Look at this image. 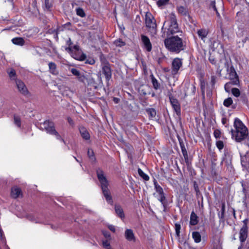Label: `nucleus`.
<instances>
[{"label": "nucleus", "mask_w": 249, "mask_h": 249, "mask_svg": "<svg viewBox=\"0 0 249 249\" xmlns=\"http://www.w3.org/2000/svg\"><path fill=\"white\" fill-rule=\"evenodd\" d=\"M182 66V59L178 57L173 59L172 62L171 73L175 75L178 73L180 68Z\"/></svg>", "instance_id": "6"}, {"label": "nucleus", "mask_w": 249, "mask_h": 249, "mask_svg": "<svg viewBox=\"0 0 249 249\" xmlns=\"http://www.w3.org/2000/svg\"><path fill=\"white\" fill-rule=\"evenodd\" d=\"M225 211V205L224 203L222 204L221 212L219 213L218 215L220 219H222L224 217V213Z\"/></svg>", "instance_id": "32"}, {"label": "nucleus", "mask_w": 249, "mask_h": 249, "mask_svg": "<svg viewBox=\"0 0 249 249\" xmlns=\"http://www.w3.org/2000/svg\"><path fill=\"white\" fill-rule=\"evenodd\" d=\"M85 63L86 64L93 65L95 63V61L93 58H89L86 60Z\"/></svg>", "instance_id": "51"}, {"label": "nucleus", "mask_w": 249, "mask_h": 249, "mask_svg": "<svg viewBox=\"0 0 249 249\" xmlns=\"http://www.w3.org/2000/svg\"><path fill=\"white\" fill-rule=\"evenodd\" d=\"M115 211L116 214L120 217L121 219L124 218V213L123 209L120 205H115Z\"/></svg>", "instance_id": "21"}, {"label": "nucleus", "mask_w": 249, "mask_h": 249, "mask_svg": "<svg viewBox=\"0 0 249 249\" xmlns=\"http://www.w3.org/2000/svg\"><path fill=\"white\" fill-rule=\"evenodd\" d=\"M76 14L82 18L85 17L86 16L85 13L82 8L78 7L76 8Z\"/></svg>", "instance_id": "33"}, {"label": "nucleus", "mask_w": 249, "mask_h": 249, "mask_svg": "<svg viewBox=\"0 0 249 249\" xmlns=\"http://www.w3.org/2000/svg\"><path fill=\"white\" fill-rule=\"evenodd\" d=\"M181 151L184 159H187V157H188V155L186 148L181 149Z\"/></svg>", "instance_id": "52"}, {"label": "nucleus", "mask_w": 249, "mask_h": 249, "mask_svg": "<svg viewBox=\"0 0 249 249\" xmlns=\"http://www.w3.org/2000/svg\"><path fill=\"white\" fill-rule=\"evenodd\" d=\"M44 5L46 9L50 10L52 6V3L50 0H44Z\"/></svg>", "instance_id": "38"}, {"label": "nucleus", "mask_w": 249, "mask_h": 249, "mask_svg": "<svg viewBox=\"0 0 249 249\" xmlns=\"http://www.w3.org/2000/svg\"><path fill=\"white\" fill-rule=\"evenodd\" d=\"M192 237L196 243H199L201 240L200 234L198 231H193L192 233Z\"/></svg>", "instance_id": "28"}, {"label": "nucleus", "mask_w": 249, "mask_h": 249, "mask_svg": "<svg viewBox=\"0 0 249 249\" xmlns=\"http://www.w3.org/2000/svg\"><path fill=\"white\" fill-rule=\"evenodd\" d=\"M243 226H242V228L248 229L247 225L248 223V219H245V220H243Z\"/></svg>", "instance_id": "53"}, {"label": "nucleus", "mask_w": 249, "mask_h": 249, "mask_svg": "<svg viewBox=\"0 0 249 249\" xmlns=\"http://www.w3.org/2000/svg\"><path fill=\"white\" fill-rule=\"evenodd\" d=\"M197 33L199 37L204 40V39L207 37L209 32L208 30L203 28L198 30Z\"/></svg>", "instance_id": "22"}, {"label": "nucleus", "mask_w": 249, "mask_h": 249, "mask_svg": "<svg viewBox=\"0 0 249 249\" xmlns=\"http://www.w3.org/2000/svg\"><path fill=\"white\" fill-rule=\"evenodd\" d=\"M198 222V217L194 211L191 213L190 224L191 225H196Z\"/></svg>", "instance_id": "23"}, {"label": "nucleus", "mask_w": 249, "mask_h": 249, "mask_svg": "<svg viewBox=\"0 0 249 249\" xmlns=\"http://www.w3.org/2000/svg\"><path fill=\"white\" fill-rule=\"evenodd\" d=\"M0 238L1 240L3 239V231L0 228Z\"/></svg>", "instance_id": "63"}, {"label": "nucleus", "mask_w": 249, "mask_h": 249, "mask_svg": "<svg viewBox=\"0 0 249 249\" xmlns=\"http://www.w3.org/2000/svg\"><path fill=\"white\" fill-rule=\"evenodd\" d=\"M194 189H195V190L196 192V193L197 194L198 193H199V190L198 186V185L197 184V183H196V182H194Z\"/></svg>", "instance_id": "54"}, {"label": "nucleus", "mask_w": 249, "mask_h": 249, "mask_svg": "<svg viewBox=\"0 0 249 249\" xmlns=\"http://www.w3.org/2000/svg\"><path fill=\"white\" fill-rule=\"evenodd\" d=\"M216 145L219 150H221L224 147V143L221 141H217L216 142Z\"/></svg>", "instance_id": "42"}, {"label": "nucleus", "mask_w": 249, "mask_h": 249, "mask_svg": "<svg viewBox=\"0 0 249 249\" xmlns=\"http://www.w3.org/2000/svg\"><path fill=\"white\" fill-rule=\"evenodd\" d=\"M235 130L231 129L232 137L235 138L236 142H240L246 139L248 135V130L242 122L238 118H236L234 121Z\"/></svg>", "instance_id": "3"}, {"label": "nucleus", "mask_w": 249, "mask_h": 249, "mask_svg": "<svg viewBox=\"0 0 249 249\" xmlns=\"http://www.w3.org/2000/svg\"><path fill=\"white\" fill-rule=\"evenodd\" d=\"M67 120H68V122H69V123L70 124H71V125H73V124H74L73 121L71 117H68L67 118Z\"/></svg>", "instance_id": "59"}, {"label": "nucleus", "mask_w": 249, "mask_h": 249, "mask_svg": "<svg viewBox=\"0 0 249 249\" xmlns=\"http://www.w3.org/2000/svg\"><path fill=\"white\" fill-rule=\"evenodd\" d=\"M28 219L32 221L35 222L36 223H37V222L36 221L35 218H34V217L33 216H31V215L28 216Z\"/></svg>", "instance_id": "61"}, {"label": "nucleus", "mask_w": 249, "mask_h": 249, "mask_svg": "<svg viewBox=\"0 0 249 249\" xmlns=\"http://www.w3.org/2000/svg\"><path fill=\"white\" fill-rule=\"evenodd\" d=\"M141 37L143 48L148 52H151L152 46L149 38L144 35H142Z\"/></svg>", "instance_id": "9"}, {"label": "nucleus", "mask_w": 249, "mask_h": 249, "mask_svg": "<svg viewBox=\"0 0 249 249\" xmlns=\"http://www.w3.org/2000/svg\"><path fill=\"white\" fill-rule=\"evenodd\" d=\"M185 92V97L194 95L196 92V87L193 85H188V86L186 87V89L184 90Z\"/></svg>", "instance_id": "16"}, {"label": "nucleus", "mask_w": 249, "mask_h": 249, "mask_svg": "<svg viewBox=\"0 0 249 249\" xmlns=\"http://www.w3.org/2000/svg\"><path fill=\"white\" fill-rule=\"evenodd\" d=\"M161 37L166 38L174 36L176 33L181 32L178 26L176 16L175 13L170 14L164 21L161 29Z\"/></svg>", "instance_id": "1"}, {"label": "nucleus", "mask_w": 249, "mask_h": 249, "mask_svg": "<svg viewBox=\"0 0 249 249\" xmlns=\"http://www.w3.org/2000/svg\"><path fill=\"white\" fill-rule=\"evenodd\" d=\"M231 85H233L232 83L231 82V81H230L229 82H227V83L225 84V86H224V88H225V89L226 92H230V89H231Z\"/></svg>", "instance_id": "44"}, {"label": "nucleus", "mask_w": 249, "mask_h": 249, "mask_svg": "<svg viewBox=\"0 0 249 249\" xmlns=\"http://www.w3.org/2000/svg\"><path fill=\"white\" fill-rule=\"evenodd\" d=\"M73 57L75 59L80 60V61H83L86 59V55L84 53H82L79 56H73Z\"/></svg>", "instance_id": "45"}, {"label": "nucleus", "mask_w": 249, "mask_h": 249, "mask_svg": "<svg viewBox=\"0 0 249 249\" xmlns=\"http://www.w3.org/2000/svg\"><path fill=\"white\" fill-rule=\"evenodd\" d=\"M126 239L129 241H135V237L133 231L131 229H126L124 232Z\"/></svg>", "instance_id": "14"}, {"label": "nucleus", "mask_w": 249, "mask_h": 249, "mask_svg": "<svg viewBox=\"0 0 249 249\" xmlns=\"http://www.w3.org/2000/svg\"><path fill=\"white\" fill-rule=\"evenodd\" d=\"M151 82L154 89L156 90L159 89L160 87V85L156 78L153 75H151Z\"/></svg>", "instance_id": "27"}, {"label": "nucleus", "mask_w": 249, "mask_h": 249, "mask_svg": "<svg viewBox=\"0 0 249 249\" xmlns=\"http://www.w3.org/2000/svg\"><path fill=\"white\" fill-rule=\"evenodd\" d=\"M43 125L44 126V128L50 134L53 135L54 133V132L56 131L54 125L52 122L45 121L44 122Z\"/></svg>", "instance_id": "12"}, {"label": "nucleus", "mask_w": 249, "mask_h": 249, "mask_svg": "<svg viewBox=\"0 0 249 249\" xmlns=\"http://www.w3.org/2000/svg\"><path fill=\"white\" fill-rule=\"evenodd\" d=\"M70 70L73 75L77 76L79 81L84 82L86 78L84 75L81 73L79 70L75 68H71Z\"/></svg>", "instance_id": "13"}, {"label": "nucleus", "mask_w": 249, "mask_h": 249, "mask_svg": "<svg viewBox=\"0 0 249 249\" xmlns=\"http://www.w3.org/2000/svg\"><path fill=\"white\" fill-rule=\"evenodd\" d=\"M102 72L105 76L106 81L108 82L112 77V71L108 63L105 64L102 67Z\"/></svg>", "instance_id": "10"}, {"label": "nucleus", "mask_w": 249, "mask_h": 249, "mask_svg": "<svg viewBox=\"0 0 249 249\" xmlns=\"http://www.w3.org/2000/svg\"><path fill=\"white\" fill-rule=\"evenodd\" d=\"M11 196L14 198H17L22 196L21 189L17 187H14L11 189Z\"/></svg>", "instance_id": "15"}, {"label": "nucleus", "mask_w": 249, "mask_h": 249, "mask_svg": "<svg viewBox=\"0 0 249 249\" xmlns=\"http://www.w3.org/2000/svg\"><path fill=\"white\" fill-rule=\"evenodd\" d=\"M145 24L148 29V31L154 36L157 34V29L156 20L150 13H146L145 15Z\"/></svg>", "instance_id": "5"}, {"label": "nucleus", "mask_w": 249, "mask_h": 249, "mask_svg": "<svg viewBox=\"0 0 249 249\" xmlns=\"http://www.w3.org/2000/svg\"><path fill=\"white\" fill-rule=\"evenodd\" d=\"M229 78L233 85H237L239 84V80L238 76L232 66L230 68Z\"/></svg>", "instance_id": "8"}, {"label": "nucleus", "mask_w": 249, "mask_h": 249, "mask_svg": "<svg viewBox=\"0 0 249 249\" xmlns=\"http://www.w3.org/2000/svg\"><path fill=\"white\" fill-rule=\"evenodd\" d=\"M216 82V77L214 76L211 77V83L214 85Z\"/></svg>", "instance_id": "58"}, {"label": "nucleus", "mask_w": 249, "mask_h": 249, "mask_svg": "<svg viewBox=\"0 0 249 249\" xmlns=\"http://www.w3.org/2000/svg\"><path fill=\"white\" fill-rule=\"evenodd\" d=\"M168 1L169 0H158L157 1V4L159 7H161L166 5Z\"/></svg>", "instance_id": "39"}, {"label": "nucleus", "mask_w": 249, "mask_h": 249, "mask_svg": "<svg viewBox=\"0 0 249 249\" xmlns=\"http://www.w3.org/2000/svg\"><path fill=\"white\" fill-rule=\"evenodd\" d=\"M103 233L106 238H108L110 237V234L108 232L106 231H103Z\"/></svg>", "instance_id": "56"}, {"label": "nucleus", "mask_w": 249, "mask_h": 249, "mask_svg": "<svg viewBox=\"0 0 249 249\" xmlns=\"http://www.w3.org/2000/svg\"><path fill=\"white\" fill-rule=\"evenodd\" d=\"M154 185L155 189L157 193H158L159 196L162 195L164 193L163 189L162 187L158 184L157 181L156 179L154 180Z\"/></svg>", "instance_id": "26"}, {"label": "nucleus", "mask_w": 249, "mask_h": 249, "mask_svg": "<svg viewBox=\"0 0 249 249\" xmlns=\"http://www.w3.org/2000/svg\"><path fill=\"white\" fill-rule=\"evenodd\" d=\"M6 72L11 80H14L16 82L17 79V76L16 71L12 68H8L6 70Z\"/></svg>", "instance_id": "17"}, {"label": "nucleus", "mask_w": 249, "mask_h": 249, "mask_svg": "<svg viewBox=\"0 0 249 249\" xmlns=\"http://www.w3.org/2000/svg\"><path fill=\"white\" fill-rule=\"evenodd\" d=\"M175 230L178 236L179 235L180 230V225L178 223L175 224Z\"/></svg>", "instance_id": "47"}, {"label": "nucleus", "mask_w": 249, "mask_h": 249, "mask_svg": "<svg viewBox=\"0 0 249 249\" xmlns=\"http://www.w3.org/2000/svg\"><path fill=\"white\" fill-rule=\"evenodd\" d=\"M178 13L182 16H187L188 14V11L187 8L180 6L177 8Z\"/></svg>", "instance_id": "29"}, {"label": "nucleus", "mask_w": 249, "mask_h": 249, "mask_svg": "<svg viewBox=\"0 0 249 249\" xmlns=\"http://www.w3.org/2000/svg\"><path fill=\"white\" fill-rule=\"evenodd\" d=\"M179 144H180L181 149H182L183 148H185L184 144L182 141L181 142L180 141H179Z\"/></svg>", "instance_id": "60"}, {"label": "nucleus", "mask_w": 249, "mask_h": 249, "mask_svg": "<svg viewBox=\"0 0 249 249\" xmlns=\"http://www.w3.org/2000/svg\"><path fill=\"white\" fill-rule=\"evenodd\" d=\"M74 49L75 50H79V46L78 45H74L73 46V47L72 48V49Z\"/></svg>", "instance_id": "64"}, {"label": "nucleus", "mask_w": 249, "mask_h": 249, "mask_svg": "<svg viewBox=\"0 0 249 249\" xmlns=\"http://www.w3.org/2000/svg\"><path fill=\"white\" fill-rule=\"evenodd\" d=\"M209 60L210 62L213 64H215L216 63V60L212 56H210V57L209 58Z\"/></svg>", "instance_id": "55"}, {"label": "nucleus", "mask_w": 249, "mask_h": 249, "mask_svg": "<svg viewBox=\"0 0 249 249\" xmlns=\"http://www.w3.org/2000/svg\"><path fill=\"white\" fill-rule=\"evenodd\" d=\"M12 42L13 44L19 45L23 46L25 44V41L22 37H15L12 39Z\"/></svg>", "instance_id": "24"}, {"label": "nucleus", "mask_w": 249, "mask_h": 249, "mask_svg": "<svg viewBox=\"0 0 249 249\" xmlns=\"http://www.w3.org/2000/svg\"><path fill=\"white\" fill-rule=\"evenodd\" d=\"M48 65L50 72L53 75H56L58 74V72L56 70V65L54 63L50 62Z\"/></svg>", "instance_id": "25"}, {"label": "nucleus", "mask_w": 249, "mask_h": 249, "mask_svg": "<svg viewBox=\"0 0 249 249\" xmlns=\"http://www.w3.org/2000/svg\"><path fill=\"white\" fill-rule=\"evenodd\" d=\"M169 98L170 104L178 115H179L181 112L180 105L177 99L172 94L169 95Z\"/></svg>", "instance_id": "7"}, {"label": "nucleus", "mask_w": 249, "mask_h": 249, "mask_svg": "<svg viewBox=\"0 0 249 249\" xmlns=\"http://www.w3.org/2000/svg\"><path fill=\"white\" fill-rule=\"evenodd\" d=\"M231 91L232 94L236 97H239L240 95V91L237 88H232Z\"/></svg>", "instance_id": "35"}, {"label": "nucleus", "mask_w": 249, "mask_h": 249, "mask_svg": "<svg viewBox=\"0 0 249 249\" xmlns=\"http://www.w3.org/2000/svg\"><path fill=\"white\" fill-rule=\"evenodd\" d=\"M138 172L139 176L141 177H142L144 180H145V181L149 180V176L147 175H146V174H145L141 169L139 168L138 170Z\"/></svg>", "instance_id": "31"}, {"label": "nucleus", "mask_w": 249, "mask_h": 249, "mask_svg": "<svg viewBox=\"0 0 249 249\" xmlns=\"http://www.w3.org/2000/svg\"><path fill=\"white\" fill-rule=\"evenodd\" d=\"M53 135H55L56 136V139H57L58 140H61L64 143H65V142L64 140V139H63L61 138V136L59 134V133L56 131L55 132H54V133Z\"/></svg>", "instance_id": "49"}, {"label": "nucleus", "mask_w": 249, "mask_h": 249, "mask_svg": "<svg viewBox=\"0 0 249 249\" xmlns=\"http://www.w3.org/2000/svg\"><path fill=\"white\" fill-rule=\"evenodd\" d=\"M15 82L19 92L24 95L28 94V90L23 82L20 80H18Z\"/></svg>", "instance_id": "11"}, {"label": "nucleus", "mask_w": 249, "mask_h": 249, "mask_svg": "<svg viewBox=\"0 0 249 249\" xmlns=\"http://www.w3.org/2000/svg\"><path fill=\"white\" fill-rule=\"evenodd\" d=\"M239 238L241 242H244L248 236V229L242 228L239 232Z\"/></svg>", "instance_id": "19"}, {"label": "nucleus", "mask_w": 249, "mask_h": 249, "mask_svg": "<svg viewBox=\"0 0 249 249\" xmlns=\"http://www.w3.org/2000/svg\"><path fill=\"white\" fill-rule=\"evenodd\" d=\"M242 165L246 169H249V151L241 159Z\"/></svg>", "instance_id": "18"}, {"label": "nucleus", "mask_w": 249, "mask_h": 249, "mask_svg": "<svg viewBox=\"0 0 249 249\" xmlns=\"http://www.w3.org/2000/svg\"><path fill=\"white\" fill-rule=\"evenodd\" d=\"M210 9L213 10L214 11H215L217 13H218L216 6H215V2L214 0H212L210 2V5H209Z\"/></svg>", "instance_id": "41"}, {"label": "nucleus", "mask_w": 249, "mask_h": 249, "mask_svg": "<svg viewBox=\"0 0 249 249\" xmlns=\"http://www.w3.org/2000/svg\"><path fill=\"white\" fill-rule=\"evenodd\" d=\"M185 159V162L186 163V165L189 166L190 165V162H189V157H187V159Z\"/></svg>", "instance_id": "62"}, {"label": "nucleus", "mask_w": 249, "mask_h": 249, "mask_svg": "<svg viewBox=\"0 0 249 249\" xmlns=\"http://www.w3.org/2000/svg\"><path fill=\"white\" fill-rule=\"evenodd\" d=\"M213 135L215 138H219L221 135V132L219 130L216 129L214 131Z\"/></svg>", "instance_id": "48"}, {"label": "nucleus", "mask_w": 249, "mask_h": 249, "mask_svg": "<svg viewBox=\"0 0 249 249\" xmlns=\"http://www.w3.org/2000/svg\"><path fill=\"white\" fill-rule=\"evenodd\" d=\"M232 100L231 98L229 97L224 101L223 105L226 107H229L232 104Z\"/></svg>", "instance_id": "34"}, {"label": "nucleus", "mask_w": 249, "mask_h": 249, "mask_svg": "<svg viewBox=\"0 0 249 249\" xmlns=\"http://www.w3.org/2000/svg\"><path fill=\"white\" fill-rule=\"evenodd\" d=\"M88 155L89 158L91 160H95V158L94 157V154L93 151L92 149H88Z\"/></svg>", "instance_id": "40"}, {"label": "nucleus", "mask_w": 249, "mask_h": 249, "mask_svg": "<svg viewBox=\"0 0 249 249\" xmlns=\"http://www.w3.org/2000/svg\"><path fill=\"white\" fill-rule=\"evenodd\" d=\"M79 131L81 137L86 140H88L90 138V135L87 130L84 127L81 126L79 128Z\"/></svg>", "instance_id": "20"}, {"label": "nucleus", "mask_w": 249, "mask_h": 249, "mask_svg": "<svg viewBox=\"0 0 249 249\" xmlns=\"http://www.w3.org/2000/svg\"><path fill=\"white\" fill-rule=\"evenodd\" d=\"M14 123L16 125H17L18 127H20L21 122H20V118L18 116H14Z\"/></svg>", "instance_id": "37"}, {"label": "nucleus", "mask_w": 249, "mask_h": 249, "mask_svg": "<svg viewBox=\"0 0 249 249\" xmlns=\"http://www.w3.org/2000/svg\"><path fill=\"white\" fill-rule=\"evenodd\" d=\"M164 38V45L169 52L178 53L185 50V43L182 39L178 36H173Z\"/></svg>", "instance_id": "2"}, {"label": "nucleus", "mask_w": 249, "mask_h": 249, "mask_svg": "<svg viewBox=\"0 0 249 249\" xmlns=\"http://www.w3.org/2000/svg\"><path fill=\"white\" fill-rule=\"evenodd\" d=\"M146 111L151 118H155L157 114L156 110L152 108L146 109Z\"/></svg>", "instance_id": "30"}, {"label": "nucleus", "mask_w": 249, "mask_h": 249, "mask_svg": "<svg viewBox=\"0 0 249 249\" xmlns=\"http://www.w3.org/2000/svg\"><path fill=\"white\" fill-rule=\"evenodd\" d=\"M159 198H158V200L161 203V204L164 206L165 203V199L166 197L165 196L164 194L160 195Z\"/></svg>", "instance_id": "43"}, {"label": "nucleus", "mask_w": 249, "mask_h": 249, "mask_svg": "<svg viewBox=\"0 0 249 249\" xmlns=\"http://www.w3.org/2000/svg\"><path fill=\"white\" fill-rule=\"evenodd\" d=\"M96 174L98 179L101 183V187L104 197L109 204H112V198L108 188L109 183L103 171L100 168H98L96 170Z\"/></svg>", "instance_id": "4"}, {"label": "nucleus", "mask_w": 249, "mask_h": 249, "mask_svg": "<svg viewBox=\"0 0 249 249\" xmlns=\"http://www.w3.org/2000/svg\"><path fill=\"white\" fill-rule=\"evenodd\" d=\"M114 44L117 46V47H122V46H124L125 43L124 42L122 39H117V40H116L114 42Z\"/></svg>", "instance_id": "36"}, {"label": "nucleus", "mask_w": 249, "mask_h": 249, "mask_svg": "<svg viewBox=\"0 0 249 249\" xmlns=\"http://www.w3.org/2000/svg\"><path fill=\"white\" fill-rule=\"evenodd\" d=\"M72 44V42L71 39L69 38L67 41V45L69 46V47L66 49V50L69 52L72 51V47H71L70 46Z\"/></svg>", "instance_id": "46"}, {"label": "nucleus", "mask_w": 249, "mask_h": 249, "mask_svg": "<svg viewBox=\"0 0 249 249\" xmlns=\"http://www.w3.org/2000/svg\"><path fill=\"white\" fill-rule=\"evenodd\" d=\"M108 229L113 232L115 231V227L114 226L110 225L108 226Z\"/></svg>", "instance_id": "57"}, {"label": "nucleus", "mask_w": 249, "mask_h": 249, "mask_svg": "<svg viewBox=\"0 0 249 249\" xmlns=\"http://www.w3.org/2000/svg\"><path fill=\"white\" fill-rule=\"evenodd\" d=\"M103 245L104 247L106 248L107 249H108L110 247V244L107 240H106L103 242Z\"/></svg>", "instance_id": "50"}]
</instances>
